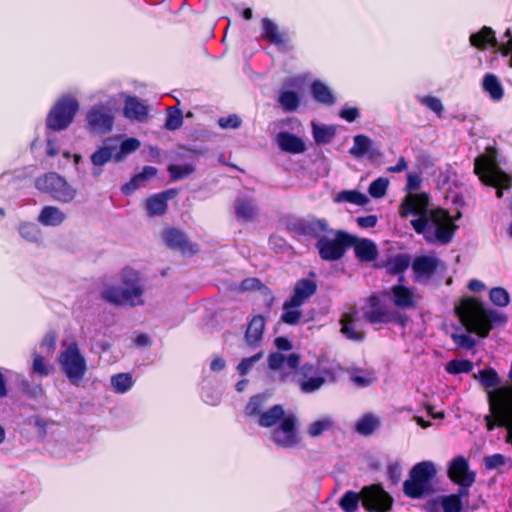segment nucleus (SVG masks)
Instances as JSON below:
<instances>
[{
	"mask_svg": "<svg viewBox=\"0 0 512 512\" xmlns=\"http://www.w3.org/2000/svg\"><path fill=\"white\" fill-rule=\"evenodd\" d=\"M341 332L349 340L362 341L364 332L360 330L350 315H345L341 320Z\"/></svg>",
	"mask_w": 512,
	"mask_h": 512,
	"instance_id": "37",
	"label": "nucleus"
},
{
	"mask_svg": "<svg viewBox=\"0 0 512 512\" xmlns=\"http://www.w3.org/2000/svg\"><path fill=\"white\" fill-rule=\"evenodd\" d=\"M102 298L114 305L142 306L144 300V283L140 274L131 268H124L119 273V282L106 286Z\"/></svg>",
	"mask_w": 512,
	"mask_h": 512,
	"instance_id": "3",
	"label": "nucleus"
},
{
	"mask_svg": "<svg viewBox=\"0 0 512 512\" xmlns=\"http://www.w3.org/2000/svg\"><path fill=\"white\" fill-rule=\"evenodd\" d=\"M474 378L478 379L483 386L484 389L490 391H494L496 386L499 385L500 379L498 374L493 369H484L478 372V374H474ZM499 387H497L498 389Z\"/></svg>",
	"mask_w": 512,
	"mask_h": 512,
	"instance_id": "39",
	"label": "nucleus"
},
{
	"mask_svg": "<svg viewBox=\"0 0 512 512\" xmlns=\"http://www.w3.org/2000/svg\"><path fill=\"white\" fill-rule=\"evenodd\" d=\"M35 186L38 190L49 194L54 200L61 203H70L77 195V190L65 178L54 172L37 178Z\"/></svg>",
	"mask_w": 512,
	"mask_h": 512,
	"instance_id": "11",
	"label": "nucleus"
},
{
	"mask_svg": "<svg viewBox=\"0 0 512 512\" xmlns=\"http://www.w3.org/2000/svg\"><path fill=\"white\" fill-rule=\"evenodd\" d=\"M334 426V419L332 416L324 415L315 421L311 422L307 428V434L312 438H317L323 433L330 431Z\"/></svg>",
	"mask_w": 512,
	"mask_h": 512,
	"instance_id": "34",
	"label": "nucleus"
},
{
	"mask_svg": "<svg viewBox=\"0 0 512 512\" xmlns=\"http://www.w3.org/2000/svg\"><path fill=\"white\" fill-rule=\"evenodd\" d=\"M168 171L170 173L171 179L176 181L191 175L195 171V167L192 164H173L168 167Z\"/></svg>",
	"mask_w": 512,
	"mask_h": 512,
	"instance_id": "47",
	"label": "nucleus"
},
{
	"mask_svg": "<svg viewBox=\"0 0 512 512\" xmlns=\"http://www.w3.org/2000/svg\"><path fill=\"white\" fill-rule=\"evenodd\" d=\"M380 425V419L374 414H365L356 422V431L362 435L373 433Z\"/></svg>",
	"mask_w": 512,
	"mask_h": 512,
	"instance_id": "38",
	"label": "nucleus"
},
{
	"mask_svg": "<svg viewBox=\"0 0 512 512\" xmlns=\"http://www.w3.org/2000/svg\"><path fill=\"white\" fill-rule=\"evenodd\" d=\"M357 223L360 227L363 228H372L377 223V217L374 215H368L364 217L357 218Z\"/></svg>",
	"mask_w": 512,
	"mask_h": 512,
	"instance_id": "64",
	"label": "nucleus"
},
{
	"mask_svg": "<svg viewBox=\"0 0 512 512\" xmlns=\"http://www.w3.org/2000/svg\"><path fill=\"white\" fill-rule=\"evenodd\" d=\"M352 246H354L355 254L361 261L369 262V261L375 260L377 257V254H378L377 247L374 244V242H372L371 240H368V239H359L358 240L355 237V241L352 244Z\"/></svg>",
	"mask_w": 512,
	"mask_h": 512,
	"instance_id": "29",
	"label": "nucleus"
},
{
	"mask_svg": "<svg viewBox=\"0 0 512 512\" xmlns=\"http://www.w3.org/2000/svg\"><path fill=\"white\" fill-rule=\"evenodd\" d=\"M404 277H399V283L393 285L388 291L384 292V296L399 309L415 308L421 299L416 289L407 287L403 284Z\"/></svg>",
	"mask_w": 512,
	"mask_h": 512,
	"instance_id": "13",
	"label": "nucleus"
},
{
	"mask_svg": "<svg viewBox=\"0 0 512 512\" xmlns=\"http://www.w3.org/2000/svg\"><path fill=\"white\" fill-rule=\"evenodd\" d=\"M78 110L79 102L74 96H61L47 115V127L54 131L66 129L73 122Z\"/></svg>",
	"mask_w": 512,
	"mask_h": 512,
	"instance_id": "10",
	"label": "nucleus"
},
{
	"mask_svg": "<svg viewBox=\"0 0 512 512\" xmlns=\"http://www.w3.org/2000/svg\"><path fill=\"white\" fill-rule=\"evenodd\" d=\"M440 503L444 512H460L462 509V502L456 495L443 496Z\"/></svg>",
	"mask_w": 512,
	"mask_h": 512,
	"instance_id": "56",
	"label": "nucleus"
},
{
	"mask_svg": "<svg viewBox=\"0 0 512 512\" xmlns=\"http://www.w3.org/2000/svg\"><path fill=\"white\" fill-rule=\"evenodd\" d=\"M264 329H265L264 317L260 316V315L254 316L250 320L247 330H246V335H245L246 342L249 345H257L258 343H260V341L262 340V337H263Z\"/></svg>",
	"mask_w": 512,
	"mask_h": 512,
	"instance_id": "28",
	"label": "nucleus"
},
{
	"mask_svg": "<svg viewBox=\"0 0 512 512\" xmlns=\"http://www.w3.org/2000/svg\"><path fill=\"white\" fill-rule=\"evenodd\" d=\"M305 231L319 238L317 248L320 257L327 261L338 260L343 257L346 248L352 246L355 237L344 232H333L328 229L324 219H312L305 224Z\"/></svg>",
	"mask_w": 512,
	"mask_h": 512,
	"instance_id": "4",
	"label": "nucleus"
},
{
	"mask_svg": "<svg viewBox=\"0 0 512 512\" xmlns=\"http://www.w3.org/2000/svg\"><path fill=\"white\" fill-rule=\"evenodd\" d=\"M110 382L113 390L120 394L128 392L134 384L132 375L130 373L115 374L111 376Z\"/></svg>",
	"mask_w": 512,
	"mask_h": 512,
	"instance_id": "40",
	"label": "nucleus"
},
{
	"mask_svg": "<svg viewBox=\"0 0 512 512\" xmlns=\"http://www.w3.org/2000/svg\"><path fill=\"white\" fill-rule=\"evenodd\" d=\"M66 213L57 206L47 205L40 211L37 220L46 227H57L64 223Z\"/></svg>",
	"mask_w": 512,
	"mask_h": 512,
	"instance_id": "23",
	"label": "nucleus"
},
{
	"mask_svg": "<svg viewBox=\"0 0 512 512\" xmlns=\"http://www.w3.org/2000/svg\"><path fill=\"white\" fill-rule=\"evenodd\" d=\"M271 439L281 448L297 446L301 441L297 432V418L293 414L283 418L280 425L271 432Z\"/></svg>",
	"mask_w": 512,
	"mask_h": 512,
	"instance_id": "12",
	"label": "nucleus"
},
{
	"mask_svg": "<svg viewBox=\"0 0 512 512\" xmlns=\"http://www.w3.org/2000/svg\"><path fill=\"white\" fill-rule=\"evenodd\" d=\"M448 477L456 484L473 485L476 473L470 470L467 459L458 456L449 463Z\"/></svg>",
	"mask_w": 512,
	"mask_h": 512,
	"instance_id": "17",
	"label": "nucleus"
},
{
	"mask_svg": "<svg viewBox=\"0 0 512 512\" xmlns=\"http://www.w3.org/2000/svg\"><path fill=\"white\" fill-rule=\"evenodd\" d=\"M218 124L223 129H236L241 125V119L233 114L226 117H221Z\"/></svg>",
	"mask_w": 512,
	"mask_h": 512,
	"instance_id": "60",
	"label": "nucleus"
},
{
	"mask_svg": "<svg viewBox=\"0 0 512 512\" xmlns=\"http://www.w3.org/2000/svg\"><path fill=\"white\" fill-rule=\"evenodd\" d=\"M278 102L285 111L291 112L298 108L300 99L296 92L290 90H282L279 93Z\"/></svg>",
	"mask_w": 512,
	"mask_h": 512,
	"instance_id": "43",
	"label": "nucleus"
},
{
	"mask_svg": "<svg viewBox=\"0 0 512 512\" xmlns=\"http://www.w3.org/2000/svg\"><path fill=\"white\" fill-rule=\"evenodd\" d=\"M473 363L469 360H452L447 363L446 371L449 374L468 373L472 370Z\"/></svg>",
	"mask_w": 512,
	"mask_h": 512,
	"instance_id": "49",
	"label": "nucleus"
},
{
	"mask_svg": "<svg viewBox=\"0 0 512 512\" xmlns=\"http://www.w3.org/2000/svg\"><path fill=\"white\" fill-rule=\"evenodd\" d=\"M182 123H183L182 112L175 107L169 108L168 113H167L165 128L168 130H176L181 127Z\"/></svg>",
	"mask_w": 512,
	"mask_h": 512,
	"instance_id": "50",
	"label": "nucleus"
},
{
	"mask_svg": "<svg viewBox=\"0 0 512 512\" xmlns=\"http://www.w3.org/2000/svg\"><path fill=\"white\" fill-rule=\"evenodd\" d=\"M235 211L237 218L244 222L252 221L258 215V207L252 198H238Z\"/></svg>",
	"mask_w": 512,
	"mask_h": 512,
	"instance_id": "27",
	"label": "nucleus"
},
{
	"mask_svg": "<svg viewBox=\"0 0 512 512\" xmlns=\"http://www.w3.org/2000/svg\"><path fill=\"white\" fill-rule=\"evenodd\" d=\"M421 178L416 173H408L406 189L411 192L417 190L420 186Z\"/></svg>",
	"mask_w": 512,
	"mask_h": 512,
	"instance_id": "63",
	"label": "nucleus"
},
{
	"mask_svg": "<svg viewBox=\"0 0 512 512\" xmlns=\"http://www.w3.org/2000/svg\"><path fill=\"white\" fill-rule=\"evenodd\" d=\"M428 205L429 199L426 194L409 193L400 205L399 214L402 218L415 216L416 218L411 220V225L428 243L441 245L450 243L457 229L454 221L461 214L458 213L453 218L444 209L429 210Z\"/></svg>",
	"mask_w": 512,
	"mask_h": 512,
	"instance_id": "1",
	"label": "nucleus"
},
{
	"mask_svg": "<svg viewBox=\"0 0 512 512\" xmlns=\"http://www.w3.org/2000/svg\"><path fill=\"white\" fill-rule=\"evenodd\" d=\"M275 141L281 151L290 154H301L306 150L305 142L298 136L289 132H280Z\"/></svg>",
	"mask_w": 512,
	"mask_h": 512,
	"instance_id": "21",
	"label": "nucleus"
},
{
	"mask_svg": "<svg viewBox=\"0 0 512 512\" xmlns=\"http://www.w3.org/2000/svg\"><path fill=\"white\" fill-rule=\"evenodd\" d=\"M301 305L294 303L291 299L285 301L283 304V313L281 320L289 325H295L299 323L302 312L300 310Z\"/></svg>",
	"mask_w": 512,
	"mask_h": 512,
	"instance_id": "36",
	"label": "nucleus"
},
{
	"mask_svg": "<svg viewBox=\"0 0 512 512\" xmlns=\"http://www.w3.org/2000/svg\"><path fill=\"white\" fill-rule=\"evenodd\" d=\"M262 356L263 353L259 352L249 358H244L237 366V370L241 375H246L254 366V364L262 358Z\"/></svg>",
	"mask_w": 512,
	"mask_h": 512,
	"instance_id": "57",
	"label": "nucleus"
},
{
	"mask_svg": "<svg viewBox=\"0 0 512 512\" xmlns=\"http://www.w3.org/2000/svg\"><path fill=\"white\" fill-rule=\"evenodd\" d=\"M316 291V283L309 279L299 280L294 287L291 300L299 305H303Z\"/></svg>",
	"mask_w": 512,
	"mask_h": 512,
	"instance_id": "26",
	"label": "nucleus"
},
{
	"mask_svg": "<svg viewBox=\"0 0 512 512\" xmlns=\"http://www.w3.org/2000/svg\"><path fill=\"white\" fill-rule=\"evenodd\" d=\"M300 372L303 379L299 381V386L304 393H312L320 389L327 378H333L330 370L320 368V363H318L317 368H315L313 364H305L302 366Z\"/></svg>",
	"mask_w": 512,
	"mask_h": 512,
	"instance_id": "14",
	"label": "nucleus"
},
{
	"mask_svg": "<svg viewBox=\"0 0 512 512\" xmlns=\"http://www.w3.org/2000/svg\"><path fill=\"white\" fill-rule=\"evenodd\" d=\"M369 511L384 512L391 508L392 497L378 485L364 487L360 493L347 491L340 499L339 505L345 512H354L359 501Z\"/></svg>",
	"mask_w": 512,
	"mask_h": 512,
	"instance_id": "6",
	"label": "nucleus"
},
{
	"mask_svg": "<svg viewBox=\"0 0 512 512\" xmlns=\"http://www.w3.org/2000/svg\"><path fill=\"white\" fill-rule=\"evenodd\" d=\"M300 363V356L296 353L283 355L280 352L272 353L268 359L269 368L274 371V377L280 380L291 375Z\"/></svg>",
	"mask_w": 512,
	"mask_h": 512,
	"instance_id": "15",
	"label": "nucleus"
},
{
	"mask_svg": "<svg viewBox=\"0 0 512 512\" xmlns=\"http://www.w3.org/2000/svg\"><path fill=\"white\" fill-rule=\"evenodd\" d=\"M19 231L21 236L30 242H39L42 238L41 230L33 223L22 224Z\"/></svg>",
	"mask_w": 512,
	"mask_h": 512,
	"instance_id": "48",
	"label": "nucleus"
},
{
	"mask_svg": "<svg viewBox=\"0 0 512 512\" xmlns=\"http://www.w3.org/2000/svg\"><path fill=\"white\" fill-rule=\"evenodd\" d=\"M490 300L493 304L499 307H505L510 302V297L508 292L501 287H495L491 289L489 293Z\"/></svg>",
	"mask_w": 512,
	"mask_h": 512,
	"instance_id": "54",
	"label": "nucleus"
},
{
	"mask_svg": "<svg viewBox=\"0 0 512 512\" xmlns=\"http://www.w3.org/2000/svg\"><path fill=\"white\" fill-rule=\"evenodd\" d=\"M334 201L337 203L348 202L362 206L367 204L369 202V199L365 194L358 192L356 190H345L338 193Z\"/></svg>",
	"mask_w": 512,
	"mask_h": 512,
	"instance_id": "42",
	"label": "nucleus"
},
{
	"mask_svg": "<svg viewBox=\"0 0 512 512\" xmlns=\"http://www.w3.org/2000/svg\"><path fill=\"white\" fill-rule=\"evenodd\" d=\"M482 88L493 101H500L504 96L503 86L494 74H486L482 81Z\"/></svg>",
	"mask_w": 512,
	"mask_h": 512,
	"instance_id": "30",
	"label": "nucleus"
},
{
	"mask_svg": "<svg viewBox=\"0 0 512 512\" xmlns=\"http://www.w3.org/2000/svg\"><path fill=\"white\" fill-rule=\"evenodd\" d=\"M141 143L136 138H128L124 140L116 150V162H121L130 153L136 151Z\"/></svg>",
	"mask_w": 512,
	"mask_h": 512,
	"instance_id": "46",
	"label": "nucleus"
},
{
	"mask_svg": "<svg viewBox=\"0 0 512 512\" xmlns=\"http://www.w3.org/2000/svg\"><path fill=\"white\" fill-rule=\"evenodd\" d=\"M116 150V145L105 143L91 155L90 160L94 166L92 171V174L94 176H99L102 172L100 167H102L109 161L114 160L116 162Z\"/></svg>",
	"mask_w": 512,
	"mask_h": 512,
	"instance_id": "22",
	"label": "nucleus"
},
{
	"mask_svg": "<svg viewBox=\"0 0 512 512\" xmlns=\"http://www.w3.org/2000/svg\"><path fill=\"white\" fill-rule=\"evenodd\" d=\"M351 381L359 387H367L376 380L372 370L356 369L350 375Z\"/></svg>",
	"mask_w": 512,
	"mask_h": 512,
	"instance_id": "44",
	"label": "nucleus"
},
{
	"mask_svg": "<svg viewBox=\"0 0 512 512\" xmlns=\"http://www.w3.org/2000/svg\"><path fill=\"white\" fill-rule=\"evenodd\" d=\"M286 416L282 406L274 405L260 415L258 423L262 427H272L277 424L280 425L282 419Z\"/></svg>",
	"mask_w": 512,
	"mask_h": 512,
	"instance_id": "33",
	"label": "nucleus"
},
{
	"mask_svg": "<svg viewBox=\"0 0 512 512\" xmlns=\"http://www.w3.org/2000/svg\"><path fill=\"white\" fill-rule=\"evenodd\" d=\"M56 336L54 333H47L41 340L40 350L42 353L51 355L55 349Z\"/></svg>",
	"mask_w": 512,
	"mask_h": 512,
	"instance_id": "59",
	"label": "nucleus"
},
{
	"mask_svg": "<svg viewBox=\"0 0 512 512\" xmlns=\"http://www.w3.org/2000/svg\"><path fill=\"white\" fill-rule=\"evenodd\" d=\"M396 317L398 322L404 326L407 321V317L397 315V313L388 310L383 305H380L378 297H370L369 306L364 311V318L368 322L372 324L387 323L393 321Z\"/></svg>",
	"mask_w": 512,
	"mask_h": 512,
	"instance_id": "16",
	"label": "nucleus"
},
{
	"mask_svg": "<svg viewBox=\"0 0 512 512\" xmlns=\"http://www.w3.org/2000/svg\"><path fill=\"white\" fill-rule=\"evenodd\" d=\"M164 242L172 249L180 250L184 253L192 252V246L186 236L177 229H167L163 232Z\"/></svg>",
	"mask_w": 512,
	"mask_h": 512,
	"instance_id": "25",
	"label": "nucleus"
},
{
	"mask_svg": "<svg viewBox=\"0 0 512 512\" xmlns=\"http://www.w3.org/2000/svg\"><path fill=\"white\" fill-rule=\"evenodd\" d=\"M455 310L467 332L455 333L452 335V339L458 346L465 349H471L476 344L470 333L485 338L494 326L506 322V317L502 313L487 308L475 298H463Z\"/></svg>",
	"mask_w": 512,
	"mask_h": 512,
	"instance_id": "2",
	"label": "nucleus"
},
{
	"mask_svg": "<svg viewBox=\"0 0 512 512\" xmlns=\"http://www.w3.org/2000/svg\"><path fill=\"white\" fill-rule=\"evenodd\" d=\"M58 364L69 382L75 386L82 382L88 371L86 356L74 339L61 342Z\"/></svg>",
	"mask_w": 512,
	"mask_h": 512,
	"instance_id": "7",
	"label": "nucleus"
},
{
	"mask_svg": "<svg viewBox=\"0 0 512 512\" xmlns=\"http://www.w3.org/2000/svg\"><path fill=\"white\" fill-rule=\"evenodd\" d=\"M418 101L438 116L442 115L444 106L439 98L430 95L418 96Z\"/></svg>",
	"mask_w": 512,
	"mask_h": 512,
	"instance_id": "55",
	"label": "nucleus"
},
{
	"mask_svg": "<svg viewBox=\"0 0 512 512\" xmlns=\"http://www.w3.org/2000/svg\"><path fill=\"white\" fill-rule=\"evenodd\" d=\"M31 371L40 377H47L54 371V366L40 353H33Z\"/></svg>",
	"mask_w": 512,
	"mask_h": 512,
	"instance_id": "41",
	"label": "nucleus"
},
{
	"mask_svg": "<svg viewBox=\"0 0 512 512\" xmlns=\"http://www.w3.org/2000/svg\"><path fill=\"white\" fill-rule=\"evenodd\" d=\"M145 184L146 182H144V180L141 179V176L137 174L122 187V191L126 194H130L138 188L145 186Z\"/></svg>",
	"mask_w": 512,
	"mask_h": 512,
	"instance_id": "61",
	"label": "nucleus"
},
{
	"mask_svg": "<svg viewBox=\"0 0 512 512\" xmlns=\"http://www.w3.org/2000/svg\"><path fill=\"white\" fill-rule=\"evenodd\" d=\"M311 93L313 98L323 105L330 106L333 105L336 101V98L330 87L321 81H314L312 83Z\"/></svg>",
	"mask_w": 512,
	"mask_h": 512,
	"instance_id": "31",
	"label": "nucleus"
},
{
	"mask_svg": "<svg viewBox=\"0 0 512 512\" xmlns=\"http://www.w3.org/2000/svg\"><path fill=\"white\" fill-rule=\"evenodd\" d=\"M261 37L277 46L285 45L288 40L287 34L285 32H281L277 24L269 18L262 19Z\"/></svg>",
	"mask_w": 512,
	"mask_h": 512,
	"instance_id": "24",
	"label": "nucleus"
},
{
	"mask_svg": "<svg viewBox=\"0 0 512 512\" xmlns=\"http://www.w3.org/2000/svg\"><path fill=\"white\" fill-rule=\"evenodd\" d=\"M266 397L264 395H257L250 399L246 406V414L249 416L260 415L264 412Z\"/></svg>",
	"mask_w": 512,
	"mask_h": 512,
	"instance_id": "51",
	"label": "nucleus"
},
{
	"mask_svg": "<svg viewBox=\"0 0 512 512\" xmlns=\"http://www.w3.org/2000/svg\"><path fill=\"white\" fill-rule=\"evenodd\" d=\"M412 269L416 279L422 281L429 279L438 270H445L446 266L437 257L428 255L415 258L412 263Z\"/></svg>",
	"mask_w": 512,
	"mask_h": 512,
	"instance_id": "18",
	"label": "nucleus"
},
{
	"mask_svg": "<svg viewBox=\"0 0 512 512\" xmlns=\"http://www.w3.org/2000/svg\"><path fill=\"white\" fill-rule=\"evenodd\" d=\"M124 100L123 115L130 121L144 122L149 114V107L145 101L140 100L135 96L125 95L122 98Z\"/></svg>",
	"mask_w": 512,
	"mask_h": 512,
	"instance_id": "19",
	"label": "nucleus"
},
{
	"mask_svg": "<svg viewBox=\"0 0 512 512\" xmlns=\"http://www.w3.org/2000/svg\"><path fill=\"white\" fill-rule=\"evenodd\" d=\"M436 467L431 461L417 463L410 471L403 489L411 498H421L431 491V481L436 475Z\"/></svg>",
	"mask_w": 512,
	"mask_h": 512,
	"instance_id": "9",
	"label": "nucleus"
},
{
	"mask_svg": "<svg viewBox=\"0 0 512 512\" xmlns=\"http://www.w3.org/2000/svg\"><path fill=\"white\" fill-rule=\"evenodd\" d=\"M146 210L150 217L161 216L167 210V197L164 193L155 194L147 199Z\"/></svg>",
	"mask_w": 512,
	"mask_h": 512,
	"instance_id": "35",
	"label": "nucleus"
},
{
	"mask_svg": "<svg viewBox=\"0 0 512 512\" xmlns=\"http://www.w3.org/2000/svg\"><path fill=\"white\" fill-rule=\"evenodd\" d=\"M334 136V130L326 126L313 124V137L319 144L328 143Z\"/></svg>",
	"mask_w": 512,
	"mask_h": 512,
	"instance_id": "53",
	"label": "nucleus"
},
{
	"mask_svg": "<svg viewBox=\"0 0 512 512\" xmlns=\"http://www.w3.org/2000/svg\"><path fill=\"white\" fill-rule=\"evenodd\" d=\"M349 153L357 158H373L380 155L379 149L375 143L366 135H356L353 138V146L350 148Z\"/></svg>",
	"mask_w": 512,
	"mask_h": 512,
	"instance_id": "20",
	"label": "nucleus"
},
{
	"mask_svg": "<svg viewBox=\"0 0 512 512\" xmlns=\"http://www.w3.org/2000/svg\"><path fill=\"white\" fill-rule=\"evenodd\" d=\"M124 93H96L99 102L93 104L86 113L87 128L91 133L103 135L109 133L114 124L115 112L122 102Z\"/></svg>",
	"mask_w": 512,
	"mask_h": 512,
	"instance_id": "5",
	"label": "nucleus"
},
{
	"mask_svg": "<svg viewBox=\"0 0 512 512\" xmlns=\"http://www.w3.org/2000/svg\"><path fill=\"white\" fill-rule=\"evenodd\" d=\"M474 172L482 183L497 188V197L503 196V190L510 187L511 178L496 164L495 150L488 149V153L475 159Z\"/></svg>",
	"mask_w": 512,
	"mask_h": 512,
	"instance_id": "8",
	"label": "nucleus"
},
{
	"mask_svg": "<svg viewBox=\"0 0 512 512\" xmlns=\"http://www.w3.org/2000/svg\"><path fill=\"white\" fill-rule=\"evenodd\" d=\"M410 265V258L408 255L400 254L391 258L387 263V270L390 274L403 273Z\"/></svg>",
	"mask_w": 512,
	"mask_h": 512,
	"instance_id": "45",
	"label": "nucleus"
},
{
	"mask_svg": "<svg viewBox=\"0 0 512 512\" xmlns=\"http://www.w3.org/2000/svg\"><path fill=\"white\" fill-rule=\"evenodd\" d=\"M507 458L502 454H493L484 459L485 467L489 470L497 469L505 465Z\"/></svg>",
	"mask_w": 512,
	"mask_h": 512,
	"instance_id": "58",
	"label": "nucleus"
},
{
	"mask_svg": "<svg viewBox=\"0 0 512 512\" xmlns=\"http://www.w3.org/2000/svg\"><path fill=\"white\" fill-rule=\"evenodd\" d=\"M388 185L389 180L387 178H377L370 184L368 192L373 198H381L386 194Z\"/></svg>",
	"mask_w": 512,
	"mask_h": 512,
	"instance_id": "52",
	"label": "nucleus"
},
{
	"mask_svg": "<svg viewBox=\"0 0 512 512\" xmlns=\"http://www.w3.org/2000/svg\"><path fill=\"white\" fill-rule=\"evenodd\" d=\"M339 116L347 122H353L359 117V110L356 107H344L340 110Z\"/></svg>",
	"mask_w": 512,
	"mask_h": 512,
	"instance_id": "62",
	"label": "nucleus"
},
{
	"mask_svg": "<svg viewBox=\"0 0 512 512\" xmlns=\"http://www.w3.org/2000/svg\"><path fill=\"white\" fill-rule=\"evenodd\" d=\"M470 43L472 46L483 49L486 45L497 46V39L492 28L484 26L477 33L470 35Z\"/></svg>",
	"mask_w": 512,
	"mask_h": 512,
	"instance_id": "32",
	"label": "nucleus"
}]
</instances>
